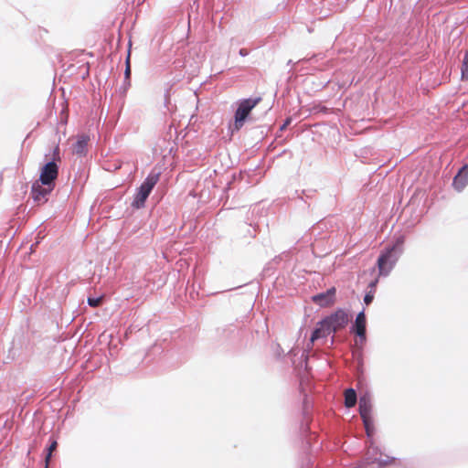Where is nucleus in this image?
<instances>
[{
  "label": "nucleus",
  "mask_w": 468,
  "mask_h": 468,
  "mask_svg": "<svg viewBox=\"0 0 468 468\" xmlns=\"http://www.w3.org/2000/svg\"><path fill=\"white\" fill-rule=\"evenodd\" d=\"M55 186H44L41 182H35L31 186L30 196L34 202L38 205L44 204L48 201V196Z\"/></svg>",
  "instance_id": "7"
},
{
  "label": "nucleus",
  "mask_w": 468,
  "mask_h": 468,
  "mask_svg": "<svg viewBox=\"0 0 468 468\" xmlns=\"http://www.w3.org/2000/svg\"><path fill=\"white\" fill-rule=\"evenodd\" d=\"M261 101V97L243 99L239 101L235 112L234 130L239 131L244 125L251 110Z\"/></svg>",
  "instance_id": "4"
},
{
  "label": "nucleus",
  "mask_w": 468,
  "mask_h": 468,
  "mask_svg": "<svg viewBox=\"0 0 468 468\" xmlns=\"http://www.w3.org/2000/svg\"><path fill=\"white\" fill-rule=\"evenodd\" d=\"M56 447H57V441H53L51 442V444L48 446V448L47 449V454H46V457H45V461H46L45 468H48V461L51 458L52 452L56 449Z\"/></svg>",
  "instance_id": "18"
},
{
  "label": "nucleus",
  "mask_w": 468,
  "mask_h": 468,
  "mask_svg": "<svg viewBox=\"0 0 468 468\" xmlns=\"http://www.w3.org/2000/svg\"><path fill=\"white\" fill-rule=\"evenodd\" d=\"M374 291L373 290H370L369 292H367L364 297V302L367 305L370 304L374 299Z\"/></svg>",
  "instance_id": "20"
},
{
  "label": "nucleus",
  "mask_w": 468,
  "mask_h": 468,
  "mask_svg": "<svg viewBox=\"0 0 468 468\" xmlns=\"http://www.w3.org/2000/svg\"><path fill=\"white\" fill-rule=\"evenodd\" d=\"M366 324L365 312L362 310L356 314L355 323L351 327V332L359 337L361 343L366 341Z\"/></svg>",
  "instance_id": "9"
},
{
  "label": "nucleus",
  "mask_w": 468,
  "mask_h": 468,
  "mask_svg": "<svg viewBox=\"0 0 468 468\" xmlns=\"http://www.w3.org/2000/svg\"><path fill=\"white\" fill-rule=\"evenodd\" d=\"M462 78L468 80V51L464 54L462 64Z\"/></svg>",
  "instance_id": "15"
},
{
  "label": "nucleus",
  "mask_w": 468,
  "mask_h": 468,
  "mask_svg": "<svg viewBox=\"0 0 468 468\" xmlns=\"http://www.w3.org/2000/svg\"><path fill=\"white\" fill-rule=\"evenodd\" d=\"M239 54L241 56V57H246L249 55V50L246 49V48H240L239 51Z\"/></svg>",
  "instance_id": "22"
},
{
  "label": "nucleus",
  "mask_w": 468,
  "mask_h": 468,
  "mask_svg": "<svg viewBox=\"0 0 468 468\" xmlns=\"http://www.w3.org/2000/svg\"><path fill=\"white\" fill-rule=\"evenodd\" d=\"M131 78V68H130V57L128 56L126 58V68L124 70V80H130Z\"/></svg>",
  "instance_id": "21"
},
{
  "label": "nucleus",
  "mask_w": 468,
  "mask_h": 468,
  "mask_svg": "<svg viewBox=\"0 0 468 468\" xmlns=\"http://www.w3.org/2000/svg\"><path fill=\"white\" fill-rule=\"evenodd\" d=\"M404 238L399 236L396 241L385 248L378 259V268L380 275L387 276L391 271L399 256L403 252Z\"/></svg>",
  "instance_id": "1"
},
{
  "label": "nucleus",
  "mask_w": 468,
  "mask_h": 468,
  "mask_svg": "<svg viewBox=\"0 0 468 468\" xmlns=\"http://www.w3.org/2000/svg\"><path fill=\"white\" fill-rule=\"evenodd\" d=\"M58 161H60V156L58 146H56L53 150V158L41 168L39 181L42 185L55 186V180L58 176Z\"/></svg>",
  "instance_id": "3"
},
{
  "label": "nucleus",
  "mask_w": 468,
  "mask_h": 468,
  "mask_svg": "<svg viewBox=\"0 0 468 468\" xmlns=\"http://www.w3.org/2000/svg\"><path fill=\"white\" fill-rule=\"evenodd\" d=\"M468 184V165H463L453 177L452 186L457 191H462Z\"/></svg>",
  "instance_id": "12"
},
{
  "label": "nucleus",
  "mask_w": 468,
  "mask_h": 468,
  "mask_svg": "<svg viewBox=\"0 0 468 468\" xmlns=\"http://www.w3.org/2000/svg\"><path fill=\"white\" fill-rule=\"evenodd\" d=\"M89 137L88 136H81L80 137L77 142L73 144V152L78 155H85L87 153V146H88Z\"/></svg>",
  "instance_id": "13"
},
{
  "label": "nucleus",
  "mask_w": 468,
  "mask_h": 468,
  "mask_svg": "<svg viewBox=\"0 0 468 468\" xmlns=\"http://www.w3.org/2000/svg\"><path fill=\"white\" fill-rule=\"evenodd\" d=\"M382 453L380 449L374 444L373 440H370V445L368 446L366 453V464L377 463L378 468H385L388 463H391L396 460L393 457H387V459H381L378 457Z\"/></svg>",
  "instance_id": "6"
},
{
  "label": "nucleus",
  "mask_w": 468,
  "mask_h": 468,
  "mask_svg": "<svg viewBox=\"0 0 468 468\" xmlns=\"http://www.w3.org/2000/svg\"><path fill=\"white\" fill-rule=\"evenodd\" d=\"M160 177V173L151 172L147 177L141 184L137 192L134 195L132 202V207L135 208H142L145 205V201L152 192L154 186L157 184Z\"/></svg>",
  "instance_id": "2"
},
{
  "label": "nucleus",
  "mask_w": 468,
  "mask_h": 468,
  "mask_svg": "<svg viewBox=\"0 0 468 468\" xmlns=\"http://www.w3.org/2000/svg\"><path fill=\"white\" fill-rule=\"evenodd\" d=\"M101 303V297H89L88 304L91 307H97Z\"/></svg>",
  "instance_id": "19"
},
{
  "label": "nucleus",
  "mask_w": 468,
  "mask_h": 468,
  "mask_svg": "<svg viewBox=\"0 0 468 468\" xmlns=\"http://www.w3.org/2000/svg\"><path fill=\"white\" fill-rule=\"evenodd\" d=\"M377 283H378V280L372 281V282L369 283V285H368V287L370 288V290H373V291L375 292V288H376Z\"/></svg>",
  "instance_id": "24"
},
{
  "label": "nucleus",
  "mask_w": 468,
  "mask_h": 468,
  "mask_svg": "<svg viewBox=\"0 0 468 468\" xmlns=\"http://www.w3.org/2000/svg\"><path fill=\"white\" fill-rule=\"evenodd\" d=\"M359 414L363 419H372L371 413H372V401H371V396L368 393H365L364 395L360 396L359 398Z\"/></svg>",
  "instance_id": "11"
},
{
  "label": "nucleus",
  "mask_w": 468,
  "mask_h": 468,
  "mask_svg": "<svg viewBox=\"0 0 468 468\" xmlns=\"http://www.w3.org/2000/svg\"><path fill=\"white\" fill-rule=\"evenodd\" d=\"M363 423H364V426H365V430H366V432H367V435L368 438H370L372 436V433H373V421H372V419H363Z\"/></svg>",
  "instance_id": "17"
},
{
  "label": "nucleus",
  "mask_w": 468,
  "mask_h": 468,
  "mask_svg": "<svg viewBox=\"0 0 468 468\" xmlns=\"http://www.w3.org/2000/svg\"><path fill=\"white\" fill-rule=\"evenodd\" d=\"M335 288L331 287L327 289L325 292L314 295L312 297V301L321 307L329 306L335 302Z\"/></svg>",
  "instance_id": "8"
},
{
  "label": "nucleus",
  "mask_w": 468,
  "mask_h": 468,
  "mask_svg": "<svg viewBox=\"0 0 468 468\" xmlns=\"http://www.w3.org/2000/svg\"><path fill=\"white\" fill-rule=\"evenodd\" d=\"M324 322L333 333L345 328L349 322V315L344 309L338 308L335 313L324 318Z\"/></svg>",
  "instance_id": "5"
},
{
  "label": "nucleus",
  "mask_w": 468,
  "mask_h": 468,
  "mask_svg": "<svg viewBox=\"0 0 468 468\" xmlns=\"http://www.w3.org/2000/svg\"><path fill=\"white\" fill-rule=\"evenodd\" d=\"M331 333L333 332L328 327L327 324L324 322V319H322L316 324V327L311 335L307 347L311 348L314 341L320 338H326Z\"/></svg>",
  "instance_id": "10"
},
{
  "label": "nucleus",
  "mask_w": 468,
  "mask_h": 468,
  "mask_svg": "<svg viewBox=\"0 0 468 468\" xmlns=\"http://www.w3.org/2000/svg\"><path fill=\"white\" fill-rule=\"evenodd\" d=\"M357 401L356 392L354 388H350L345 391V405L346 408H352Z\"/></svg>",
  "instance_id": "14"
},
{
  "label": "nucleus",
  "mask_w": 468,
  "mask_h": 468,
  "mask_svg": "<svg viewBox=\"0 0 468 468\" xmlns=\"http://www.w3.org/2000/svg\"><path fill=\"white\" fill-rule=\"evenodd\" d=\"M131 87V80H123V82L122 84L120 86L119 90H118V92L119 94L124 98L126 96V93L129 90V88Z\"/></svg>",
  "instance_id": "16"
},
{
  "label": "nucleus",
  "mask_w": 468,
  "mask_h": 468,
  "mask_svg": "<svg viewBox=\"0 0 468 468\" xmlns=\"http://www.w3.org/2000/svg\"><path fill=\"white\" fill-rule=\"evenodd\" d=\"M290 122H291V118H287L285 120L284 123L281 126V130H284L287 127V125L290 124Z\"/></svg>",
  "instance_id": "23"
}]
</instances>
